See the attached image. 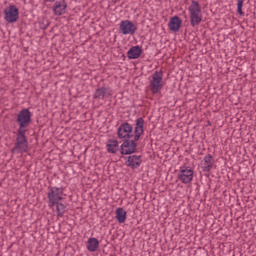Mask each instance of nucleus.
Returning a JSON list of instances; mask_svg holds the SVG:
<instances>
[{
	"instance_id": "nucleus-1",
	"label": "nucleus",
	"mask_w": 256,
	"mask_h": 256,
	"mask_svg": "<svg viewBox=\"0 0 256 256\" xmlns=\"http://www.w3.org/2000/svg\"><path fill=\"white\" fill-rule=\"evenodd\" d=\"M33 114L29 109L23 108L16 117V123L18 129L16 132V140L14 147L12 148V153H27L29 151V141L27 140V129L32 123Z\"/></svg>"
},
{
	"instance_id": "nucleus-2",
	"label": "nucleus",
	"mask_w": 256,
	"mask_h": 256,
	"mask_svg": "<svg viewBox=\"0 0 256 256\" xmlns=\"http://www.w3.org/2000/svg\"><path fill=\"white\" fill-rule=\"evenodd\" d=\"M190 15L191 27H198L203 21V13L201 12V5L198 1L192 0L191 5L188 7Z\"/></svg>"
},
{
	"instance_id": "nucleus-3",
	"label": "nucleus",
	"mask_w": 256,
	"mask_h": 256,
	"mask_svg": "<svg viewBox=\"0 0 256 256\" xmlns=\"http://www.w3.org/2000/svg\"><path fill=\"white\" fill-rule=\"evenodd\" d=\"M65 193V188L63 187H48V207L53 208L59 201H63V195Z\"/></svg>"
},
{
	"instance_id": "nucleus-4",
	"label": "nucleus",
	"mask_w": 256,
	"mask_h": 256,
	"mask_svg": "<svg viewBox=\"0 0 256 256\" xmlns=\"http://www.w3.org/2000/svg\"><path fill=\"white\" fill-rule=\"evenodd\" d=\"M163 72L155 71L152 74V79L150 80V91L153 95H157V93H161V89H163Z\"/></svg>"
},
{
	"instance_id": "nucleus-5",
	"label": "nucleus",
	"mask_w": 256,
	"mask_h": 256,
	"mask_svg": "<svg viewBox=\"0 0 256 256\" xmlns=\"http://www.w3.org/2000/svg\"><path fill=\"white\" fill-rule=\"evenodd\" d=\"M4 19L7 23H17L19 21V8L15 5H9L4 10Z\"/></svg>"
},
{
	"instance_id": "nucleus-6",
	"label": "nucleus",
	"mask_w": 256,
	"mask_h": 256,
	"mask_svg": "<svg viewBox=\"0 0 256 256\" xmlns=\"http://www.w3.org/2000/svg\"><path fill=\"white\" fill-rule=\"evenodd\" d=\"M118 139H133V125L128 122L120 124L117 130Z\"/></svg>"
},
{
	"instance_id": "nucleus-7",
	"label": "nucleus",
	"mask_w": 256,
	"mask_h": 256,
	"mask_svg": "<svg viewBox=\"0 0 256 256\" xmlns=\"http://www.w3.org/2000/svg\"><path fill=\"white\" fill-rule=\"evenodd\" d=\"M137 29V26L131 20H122L119 24V32L122 35H135Z\"/></svg>"
},
{
	"instance_id": "nucleus-8",
	"label": "nucleus",
	"mask_w": 256,
	"mask_h": 256,
	"mask_svg": "<svg viewBox=\"0 0 256 256\" xmlns=\"http://www.w3.org/2000/svg\"><path fill=\"white\" fill-rule=\"evenodd\" d=\"M124 142L120 146L121 155H133L137 151V143L131 141V138L123 140Z\"/></svg>"
},
{
	"instance_id": "nucleus-9",
	"label": "nucleus",
	"mask_w": 256,
	"mask_h": 256,
	"mask_svg": "<svg viewBox=\"0 0 256 256\" xmlns=\"http://www.w3.org/2000/svg\"><path fill=\"white\" fill-rule=\"evenodd\" d=\"M113 95V90L109 87H99L95 90L93 94V99L96 101H105V99H109Z\"/></svg>"
},
{
	"instance_id": "nucleus-10",
	"label": "nucleus",
	"mask_w": 256,
	"mask_h": 256,
	"mask_svg": "<svg viewBox=\"0 0 256 256\" xmlns=\"http://www.w3.org/2000/svg\"><path fill=\"white\" fill-rule=\"evenodd\" d=\"M178 179L185 185L193 181V169L189 167H181L178 173Z\"/></svg>"
},
{
	"instance_id": "nucleus-11",
	"label": "nucleus",
	"mask_w": 256,
	"mask_h": 256,
	"mask_svg": "<svg viewBox=\"0 0 256 256\" xmlns=\"http://www.w3.org/2000/svg\"><path fill=\"white\" fill-rule=\"evenodd\" d=\"M141 163H143V160L141 159V156L137 155L128 156L126 161L127 167H130L131 169H138V167H141Z\"/></svg>"
},
{
	"instance_id": "nucleus-12",
	"label": "nucleus",
	"mask_w": 256,
	"mask_h": 256,
	"mask_svg": "<svg viewBox=\"0 0 256 256\" xmlns=\"http://www.w3.org/2000/svg\"><path fill=\"white\" fill-rule=\"evenodd\" d=\"M181 25H183V20H181L179 16H173L168 23L170 31L174 33H177V31L181 29Z\"/></svg>"
},
{
	"instance_id": "nucleus-13",
	"label": "nucleus",
	"mask_w": 256,
	"mask_h": 256,
	"mask_svg": "<svg viewBox=\"0 0 256 256\" xmlns=\"http://www.w3.org/2000/svg\"><path fill=\"white\" fill-rule=\"evenodd\" d=\"M203 163H202V171H204V173H209V171H211V169H213V164L215 163V160L213 159V156L211 154H207L204 159H203Z\"/></svg>"
},
{
	"instance_id": "nucleus-14",
	"label": "nucleus",
	"mask_w": 256,
	"mask_h": 256,
	"mask_svg": "<svg viewBox=\"0 0 256 256\" xmlns=\"http://www.w3.org/2000/svg\"><path fill=\"white\" fill-rule=\"evenodd\" d=\"M66 9H67V2H65V0L56 1L53 6L54 14L58 16H61L63 13H65Z\"/></svg>"
},
{
	"instance_id": "nucleus-15",
	"label": "nucleus",
	"mask_w": 256,
	"mask_h": 256,
	"mask_svg": "<svg viewBox=\"0 0 256 256\" xmlns=\"http://www.w3.org/2000/svg\"><path fill=\"white\" fill-rule=\"evenodd\" d=\"M143 53V49L140 46H133L127 52L128 59H139Z\"/></svg>"
},
{
	"instance_id": "nucleus-16",
	"label": "nucleus",
	"mask_w": 256,
	"mask_h": 256,
	"mask_svg": "<svg viewBox=\"0 0 256 256\" xmlns=\"http://www.w3.org/2000/svg\"><path fill=\"white\" fill-rule=\"evenodd\" d=\"M86 247L90 253H95L99 249V240L97 238H89Z\"/></svg>"
},
{
	"instance_id": "nucleus-17",
	"label": "nucleus",
	"mask_w": 256,
	"mask_h": 256,
	"mask_svg": "<svg viewBox=\"0 0 256 256\" xmlns=\"http://www.w3.org/2000/svg\"><path fill=\"white\" fill-rule=\"evenodd\" d=\"M134 132L135 133H145V120L142 117H140L136 120Z\"/></svg>"
},
{
	"instance_id": "nucleus-18",
	"label": "nucleus",
	"mask_w": 256,
	"mask_h": 256,
	"mask_svg": "<svg viewBox=\"0 0 256 256\" xmlns=\"http://www.w3.org/2000/svg\"><path fill=\"white\" fill-rule=\"evenodd\" d=\"M116 219L118 223H125L127 221V211L123 208H118L116 210Z\"/></svg>"
},
{
	"instance_id": "nucleus-19",
	"label": "nucleus",
	"mask_w": 256,
	"mask_h": 256,
	"mask_svg": "<svg viewBox=\"0 0 256 256\" xmlns=\"http://www.w3.org/2000/svg\"><path fill=\"white\" fill-rule=\"evenodd\" d=\"M107 151L108 153H117L119 150V142L117 140H108Z\"/></svg>"
},
{
	"instance_id": "nucleus-20",
	"label": "nucleus",
	"mask_w": 256,
	"mask_h": 256,
	"mask_svg": "<svg viewBox=\"0 0 256 256\" xmlns=\"http://www.w3.org/2000/svg\"><path fill=\"white\" fill-rule=\"evenodd\" d=\"M55 205H56L57 217H63L65 215V209H67V206L59 202Z\"/></svg>"
},
{
	"instance_id": "nucleus-21",
	"label": "nucleus",
	"mask_w": 256,
	"mask_h": 256,
	"mask_svg": "<svg viewBox=\"0 0 256 256\" xmlns=\"http://www.w3.org/2000/svg\"><path fill=\"white\" fill-rule=\"evenodd\" d=\"M243 3H245V0H237V13L238 15H245L243 12Z\"/></svg>"
},
{
	"instance_id": "nucleus-22",
	"label": "nucleus",
	"mask_w": 256,
	"mask_h": 256,
	"mask_svg": "<svg viewBox=\"0 0 256 256\" xmlns=\"http://www.w3.org/2000/svg\"><path fill=\"white\" fill-rule=\"evenodd\" d=\"M143 132H134L133 139L131 141H134V143H137L139 139H141V136L143 135Z\"/></svg>"
},
{
	"instance_id": "nucleus-23",
	"label": "nucleus",
	"mask_w": 256,
	"mask_h": 256,
	"mask_svg": "<svg viewBox=\"0 0 256 256\" xmlns=\"http://www.w3.org/2000/svg\"><path fill=\"white\" fill-rule=\"evenodd\" d=\"M45 3H55V0H44Z\"/></svg>"
},
{
	"instance_id": "nucleus-24",
	"label": "nucleus",
	"mask_w": 256,
	"mask_h": 256,
	"mask_svg": "<svg viewBox=\"0 0 256 256\" xmlns=\"http://www.w3.org/2000/svg\"><path fill=\"white\" fill-rule=\"evenodd\" d=\"M114 1V3H117V0H113Z\"/></svg>"
}]
</instances>
